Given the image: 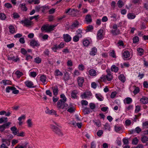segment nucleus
<instances>
[{
	"label": "nucleus",
	"instance_id": "nucleus-36",
	"mask_svg": "<svg viewBox=\"0 0 148 148\" xmlns=\"http://www.w3.org/2000/svg\"><path fill=\"white\" fill-rule=\"evenodd\" d=\"M41 30L42 31H45V32H48V25H44L41 28Z\"/></svg>",
	"mask_w": 148,
	"mask_h": 148
},
{
	"label": "nucleus",
	"instance_id": "nucleus-47",
	"mask_svg": "<svg viewBox=\"0 0 148 148\" xmlns=\"http://www.w3.org/2000/svg\"><path fill=\"white\" fill-rule=\"evenodd\" d=\"M138 140L136 137L135 138L133 139L132 141V143L133 144L136 145L138 142Z\"/></svg>",
	"mask_w": 148,
	"mask_h": 148
},
{
	"label": "nucleus",
	"instance_id": "nucleus-28",
	"mask_svg": "<svg viewBox=\"0 0 148 148\" xmlns=\"http://www.w3.org/2000/svg\"><path fill=\"white\" fill-rule=\"evenodd\" d=\"M127 16L128 18L130 19H134L136 17V15L132 13H129Z\"/></svg>",
	"mask_w": 148,
	"mask_h": 148
},
{
	"label": "nucleus",
	"instance_id": "nucleus-27",
	"mask_svg": "<svg viewBox=\"0 0 148 148\" xmlns=\"http://www.w3.org/2000/svg\"><path fill=\"white\" fill-rule=\"evenodd\" d=\"M93 122L98 127H100L101 125V121L99 120L95 121L93 120Z\"/></svg>",
	"mask_w": 148,
	"mask_h": 148
},
{
	"label": "nucleus",
	"instance_id": "nucleus-33",
	"mask_svg": "<svg viewBox=\"0 0 148 148\" xmlns=\"http://www.w3.org/2000/svg\"><path fill=\"white\" fill-rule=\"evenodd\" d=\"M80 36L77 35L74 36L73 38V40L75 42H77L79 41Z\"/></svg>",
	"mask_w": 148,
	"mask_h": 148
},
{
	"label": "nucleus",
	"instance_id": "nucleus-38",
	"mask_svg": "<svg viewBox=\"0 0 148 148\" xmlns=\"http://www.w3.org/2000/svg\"><path fill=\"white\" fill-rule=\"evenodd\" d=\"M111 69L112 71H114L115 72H116L119 70L118 68L114 65L112 66Z\"/></svg>",
	"mask_w": 148,
	"mask_h": 148
},
{
	"label": "nucleus",
	"instance_id": "nucleus-46",
	"mask_svg": "<svg viewBox=\"0 0 148 148\" xmlns=\"http://www.w3.org/2000/svg\"><path fill=\"white\" fill-rule=\"evenodd\" d=\"M6 18V15L3 13H0V18L1 20H4Z\"/></svg>",
	"mask_w": 148,
	"mask_h": 148
},
{
	"label": "nucleus",
	"instance_id": "nucleus-13",
	"mask_svg": "<svg viewBox=\"0 0 148 148\" xmlns=\"http://www.w3.org/2000/svg\"><path fill=\"white\" fill-rule=\"evenodd\" d=\"M88 73L89 75L92 77L95 76L97 75V72L95 69H91L88 71Z\"/></svg>",
	"mask_w": 148,
	"mask_h": 148
},
{
	"label": "nucleus",
	"instance_id": "nucleus-1",
	"mask_svg": "<svg viewBox=\"0 0 148 148\" xmlns=\"http://www.w3.org/2000/svg\"><path fill=\"white\" fill-rule=\"evenodd\" d=\"M60 98L62 99H60L57 103V108L60 110H62L64 111L66 110L67 108H69L67 111L70 113H73L75 112V108L72 106H69L65 103L66 101V98L64 94L60 95Z\"/></svg>",
	"mask_w": 148,
	"mask_h": 148
},
{
	"label": "nucleus",
	"instance_id": "nucleus-40",
	"mask_svg": "<svg viewBox=\"0 0 148 148\" xmlns=\"http://www.w3.org/2000/svg\"><path fill=\"white\" fill-rule=\"evenodd\" d=\"M125 101H124L125 103L127 104H129L132 102V100L131 98L130 97H127L125 99Z\"/></svg>",
	"mask_w": 148,
	"mask_h": 148
},
{
	"label": "nucleus",
	"instance_id": "nucleus-61",
	"mask_svg": "<svg viewBox=\"0 0 148 148\" xmlns=\"http://www.w3.org/2000/svg\"><path fill=\"white\" fill-rule=\"evenodd\" d=\"M25 115H23L19 117L18 119V120L19 121H22V120H25Z\"/></svg>",
	"mask_w": 148,
	"mask_h": 148
},
{
	"label": "nucleus",
	"instance_id": "nucleus-39",
	"mask_svg": "<svg viewBox=\"0 0 148 148\" xmlns=\"http://www.w3.org/2000/svg\"><path fill=\"white\" fill-rule=\"evenodd\" d=\"M90 43L89 40L87 39L84 40L83 42V44L85 46H88L89 45Z\"/></svg>",
	"mask_w": 148,
	"mask_h": 148
},
{
	"label": "nucleus",
	"instance_id": "nucleus-37",
	"mask_svg": "<svg viewBox=\"0 0 148 148\" xmlns=\"http://www.w3.org/2000/svg\"><path fill=\"white\" fill-rule=\"evenodd\" d=\"M117 4L119 8H121L124 5V4L123 1L121 0H119L117 2Z\"/></svg>",
	"mask_w": 148,
	"mask_h": 148
},
{
	"label": "nucleus",
	"instance_id": "nucleus-15",
	"mask_svg": "<svg viewBox=\"0 0 148 148\" xmlns=\"http://www.w3.org/2000/svg\"><path fill=\"white\" fill-rule=\"evenodd\" d=\"M30 45L31 46L33 47H37L40 45L37 41L34 40H32L31 41Z\"/></svg>",
	"mask_w": 148,
	"mask_h": 148
},
{
	"label": "nucleus",
	"instance_id": "nucleus-43",
	"mask_svg": "<svg viewBox=\"0 0 148 148\" xmlns=\"http://www.w3.org/2000/svg\"><path fill=\"white\" fill-rule=\"evenodd\" d=\"M93 27L92 25H91L88 26L87 27V29L86 30V32H88L91 31L93 29Z\"/></svg>",
	"mask_w": 148,
	"mask_h": 148
},
{
	"label": "nucleus",
	"instance_id": "nucleus-42",
	"mask_svg": "<svg viewBox=\"0 0 148 148\" xmlns=\"http://www.w3.org/2000/svg\"><path fill=\"white\" fill-rule=\"evenodd\" d=\"M70 77L69 74L67 73H64V80L67 81L69 79Z\"/></svg>",
	"mask_w": 148,
	"mask_h": 148
},
{
	"label": "nucleus",
	"instance_id": "nucleus-51",
	"mask_svg": "<svg viewBox=\"0 0 148 148\" xmlns=\"http://www.w3.org/2000/svg\"><path fill=\"white\" fill-rule=\"evenodd\" d=\"M28 124V126L29 127H31L32 126V123L31 120L30 119H28L27 122Z\"/></svg>",
	"mask_w": 148,
	"mask_h": 148
},
{
	"label": "nucleus",
	"instance_id": "nucleus-63",
	"mask_svg": "<svg viewBox=\"0 0 148 148\" xmlns=\"http://www.w3.org/2000/svg\"><path fill=\"white\" fill-rule=\"evenodd\" d=\"M13 17L14 18H16L20 17L19 15L16 12L14 13L13 14Z\"/></svg>",
	"mask_w": 148,
	"mask_h": 148
},
{
	"label": "nucleus",
	"instance_id": "nucleus-20",
	"mask_svg": "<svg viewBox=\"0 0 148 148\" xmlns=\"http://www.w3.org/2000/svg\"><path fill=\"white\" fill-rule=\"evenodd\" d=\"M97 49L95 47H93L92 49V51L90 52V54L91 56H94L97 52Z\"/></svg>",
	"mask_w": 148,
	"mask_h": 148
},
{
	"label": "nucleus",
	"instance_id": "nucleus-55",
	"mask_svg": "<svg viewBox=\"0 0 148 148\" xmlns=\"http://www.w3.org/2000/svg\"><path fill=\"white\" fill-rule=\"evenodd\" d=\"M17 136H18L24 137L25 136V133L23 132H21L20 133L18 132V134H17Z\"/></svg>",
	"mask_w": 148,
	"mask_h": 148
},
{
	"label": "nucleus",
	"instance_id": "nucleus-25",
	"mask_svg": "<svg viewBox=\"0 0 148 148\" xmlns=\"http://www.w3.org/2000/svg\"><path fill=\"white\" fill-rule=\"evenodd\" d=\"M2 141L3 143H5L7 146H9L10 145V141L7 139H2Z\"/></svg>",
	"mask_w": 148,
	"mask_h": 148
},
{
	"label": "nucleus",
	"instance_id": "nucleus-12",
	"mask_svg": "<svg viewBox=\"0 0 148 148\" xmlns=\"http://www.w3.org/2000/svg\"><path fill=\"white\" fill-rule=\"evenodd\" d=\"M11 130L12 131L13 134L14 135H16L18 134V130L15 126L10 128Z\"/></svg>",
	"mask_w": 148,
	"mask_h": 148
},
{
	"label": "nucleus",
	"instance_id": "nucleus-59",
	"mask_svg": "<svg viewBox=\"0 0 148 148\" xmlns=\"http://www.w3.org/2000/svg\"><path fill=\"white\" fill-rule=\"evenodd\" d=\"M79 75V73L78 71L77 70H75L74 72L73 75L74 77H76V76H77Z\"/></svg>",
	"mask_w": 148,
	"mask_h": 148
},
{
	"label": "nucleus",
	"instance_id": "nucleus-44",
	"mask_svg": "<svg viewBox=\"0 0 148 148\" xmlns=\"http://www.w3.org/2000/svg\"><path fill=\"white\" fill-rule=\"evenodd\" d=\"M15 88V87L13 86H8L6 88V92H9L10 90H13Z\"/></svg>",
	"mask_w": 148,
	"mask_h": 148
},
{
	"label": "nucleus",
	"instance_id": "nucleus-34",
	"mask_svg": "<svg viewBox=\"0 0 148 148\" xmlns=\"http://www.w3.org/2000/svg\"><path fill=\"white\" fill-rule=\"evenodd\" d=\"M83 111L84 114H88L90 112L89 108L86 107L84 109Z\"/></svg>",
	"mask_w": 148,
	"mask_h": 148
},
{
	"label": "nucleus",
	"instance_id": "nucleus-10",
	"mask_svg": "<svg viewBox=\"0 0 148 148\" xmlns=\"http://www.w3.org/2000/svg\"><path fill=\"white\" fill-rule=\"evenodd\" d=\"M140 103L143 104H146L148 103V98L145 96H143L140 100Z\"/></svg>",
	"mask_w": 148,
	"mask_h": 148
},
{
	"label": "nucleus",
	"instance_id": "nucleus-50",
	"mask_svg": "<svg viewBox=\"0 0 148 148\" xmlns=\"http://www.w3.org/2000/svg\"><path fill=\"white\" fill-rule=\"evenodd\" d=\"M56 26V25H48V32H49L53 30V28Z\"/></svg>",
	"mask_w": 148,
	"mask_h": 148
},
{
	"label": "nucleus",
	"instance_id": "nucleus-32",
	"mask_svg": "<svg viewBox=\"0 0 148 148\" xmlns=\"http://www.w3.org/2000/svg\"><path fill=\"white\" fill-rule=\"evenodd\" d=\"M119 78L121 82H124L125 81V76L123 75H120L119 76Z\"/></svg>",
	"mask_w": 148,
	"mask_h": 148
},
{
	"label": "nucleus",
	"instance_id": "nucleus-48",
	"mask_svg": "<svg viewBox=\"0 0 148 148\" xmlns=\"http://www.w3.org/2000/svg\"><path fill=\"white\" fill-rule=\"evenodd\" d=\"M55 75L56 76H62L63 75V73L60 72L58 70H56L55 71Z\"/></svg>",
	"mask_w": 148,
	"mask_h": 148
},
{
	"label": "nucleus",
	"instance_id": "nucleus-14",
	"mask_svg": "<svg viewBox=\"0 0 148 148\" xmlns=\"http://www.w3.org/2000/svg\"><path fill=\"white\" fill-rule=\"evenodd\" d=\"M25 83L26 86L28 88H31L33 87L34 85L33 82L30 81H27L25 82Z\"/></svg>",
	"mask_w": 148,
	"mask_h": 148
},
{
	"label": "nucleus",
	"instance_id": "nucleus-57",
	"mask_svg": "<svg viewBox=\"0 0 148 148\" xmlns=\"http://www.w3.org/2000/svg\"><path fill=\"white\" fill-rule=\"evenodd\" d=\"M140 107L139 106H136V108L135 110V112L136 113L138 112L140 110Z\"/></svg>",
	"mask_w": 148,
	"mask_h": 148
},
{
	"label": "nucleus",
	"instance_id": "nucleus-52",
	"mask_svg": "<svg viewBox=\"0 0 148 148\" xmlns=\"http://www.w3.org/2000/svg\"><path fill=\"white\" fill-rule=\"evenodd\" d=\"M134 43H136L139 40V38L137 36L134 37L133 39Z\"/></svg>",
	"mask_w": 148,
	"mask_h": 148
},
{
	"label": "nucleus",
	"instance_id": "nucleus-58",
	"mask_svg": "<svg viewBox=\"0 0 148 148\" xmlns=\"http://www.w3.org/2000/svg\"><path fill=\"white\" fill-rule=\"evenodd\" d=\"M139 91V89L138 87H136L134 90L133 92L134 94H136L138 93Z\"/></svg>",
	"mask_w": 148,
	"mask_h": 148
},
{
	"label": "nucleus",
	"instance_id": "nucleus-22",
	"mask_svg": "<svg viewBox=\"0 0 148 148\" xmlns=\"http://www.w3.org/2000/svg\"><path fill=\"white\" fill-rule=\"evenodd\" d=\"M141 140L142 143H146L148 141V137L146 136H144L141 137Z\"/></svg>",
	"mask_w": 148,
	"mask_h": 148
},
{
	"label": "nucleus",
	"instance_id": "nucleus-35",
	"mask_svg": "<svg viewBox=\"0 0 148 148\" xmlns=\"http://www.w3.org/2000/svg\"><path fill=\"white\" fill-rule=\"evenodd\" d=\"M48 113L51 115H55L56 116H57L58 115L57 114L56 112L53 110H51L48 111Z\"/></svg>",
	"mask_w": 148,
	"mask_h": 148
},
{
	"label": "nucleus",
	"instance_id": "nucleus-31",
	"mask_svg": "<svg viewBox=\"0 0 148 148\" xmlns=\"http://www.w3.org/2000/svg\"><path fill=\"white\" fill-rule=\"evenodd\" d=\"M77 91L76 90L73 91L71 94V96L72 98H75L77 97Z\"/></svg>",
	"mask_w": 148,
	"mask_h": 148
},
{
	"label": "nucleus",
	"instance_id": "nucleus-23",
	"mask_svg": "<svg viewBox=\"0 0 148 148\" xmlns=\"http://www.w3.org/2000/svg\"><path fill=\"white\" fill-rule=\"evenodd\" d=\"M123 55L125 58H127L130 57V53L128 51H126L123 52Z\"/></svg>",
	"mask_w": 148,
	"mask_h": 148
},
{
	"label": "nucleus",
	"instance_id": "nucleus-29",
	"mask_svg": "<svg viewBox=\"0 0 148 148\" xmlns=\"http://www.w3.org/2000/svg\"><path fill=\"white\" fill-rule=\"evenodd\" d=\"M10 32L11 34H14L15 32L14 28L12 25H10L9 27Z\"/></svg>",
	"mask_w": 148,
	"mask_h": 148
},
{
	"label": "nucleus",
	"instance_id": "nucleus-4",
	"mask_svg": "<svg viewBox=\"0 0 148 148\" xmlns=\"http://www.w3.org/2000/svg\"><path fill=\"white\" fill-rule=\"evenodd\" d=\"M11 124L10 122H9L0 125V129L1 131L3 132L5 129L8 128Z\"/></svg>",
	"mask_w": 148,
	"mask_h": 148
},
{
	"label": "nucleus",
	"instance_id": "nucleus-41",
	"mask_svg": "<svg viewBox=\"0 0 148 148\" xmlns=\"http://www.w3.org/2000/svg\"><path fill=\"white\" fill-rule=\"evenodd\" d=\"M15 74L16 75L17 77L18 78H20L23 75V73L19 71H17L16 72Z\"/></svg>",
	"mask_w": 148,
	"mask_h": 148
},
{
	"label": "nucleus",
	"instance_id": "nucleus-2",
	"mask_svg": "<svg viewBox=\"0 0 148 148\" xmlns=\"http://www.w3.org/2000/svg\"><path fill=\"white\" fill-rule=\"evenodd\" d=\"M50 126L51 129L56 134L60 136L63 135L61 130L59 128L53 124H51Z\"/></svg>",
	"mask_w": 148,
	"mask_h": 148
},
{
	"label": "nucleus",
	"instance_id": "nucleus-56",
	"mask_svg": "<svg viewBox=\"0 0 148 148\" xmlns=\"http://www.w3.org/2000/svg\"><path fill=\"white\" fill-rule=\"evenodd\" d=\"M110 56L113 57V58H115L116 56L115 55V51L114 50H112L111 52L110 53Z\"/></svg>",
	"mask_w": 148,
	"mask_h": 148
},
{
	"label": "nucleus",
	"instance_id": "nucleus-16",
	"mask_svg": "<svg viewBox=\"0 0 148 148\" xmlns=\"http://www.w3.org/2000/svg\"><path fill=\"white\" fill-rule=\"evenodd\" d=\"M22 23H24L25 25H31V21L28 20L26 19L21 21Z\"/></svg>",
	"mask_w": 148,
	"mask_h": 148
},
{
	"label": "nucleus",
	"instance_id": "nucleus-11",
	"mask_svg": "<svg viewBox=\"0 0 148 148\" xmlns=\"http://www.w3.org/2000/svg\"><path fill=\"white\" fill-rule=\"evenodd\" d=\"M103 30L101 29H99L98 31L97 35V39H101L103 38Z\"/></svg>",
	"mask_w": 148,
	"mask_h": 148
},
{
	"label": "nucleus",
	"instance_id": "nucleus-5",
	"mask_svg": "<svg viewBox=\"0 0 148 148\" xmlns=\"http://www.w3.org/2000/svg\"><path fill=\"white\" fill-rule=\"evenodd\" d=\"M106 72L107 73L106 76L107 80L108 81H110L112 80L113 77L111 73V72L109 70H106Z\"/></svg>",
	"mask_w": 148,
	"mask_h": 148
},
{
	"label": "nucleus",
	"instance_id": "nucleus-26",
	"mask_svg": "<svg viewBox=\"0 0 148 148\" xmlns=\"http://www.w3.org/2000/svg\"><path fill=\"white\" fill-rule=\"evenodd\" d=\"M20 7L23 11H26L27 8L25 6V4L24 3L21 4L20 5Z\"/></svg>",
	"mask_w": 148,
	"mask_h": 148
},
{
	"label": "nucleus",
	"instance_id": "nucleus-53",
	"mask_svg": "<svg viewBox=\"0 0 148 148\" xmlns=\"http://www.w3.org/2000/svg\"><path fill=\"white\" fill-rule=\"evenodd\" d=\"M121 128L120 126L117 125H115V131L117 132H118L119 131L121 130Z\"/></svg>",
	"mask_w": 148,
	"mask_h": 148
},
{
	"label": "nucleus",
	"instance_id": "nucleus-60",
	"mask_svg": "<svg viewBox=\"0 0 148 148\" xmlns=\"http://www.w3.org/2000/svg\"><path fill=\"white\" fill-rule=\"evenodd\" d=\"M52 50L54 52L56 51V50L58 49V46L57 45H55L51 48Z\"/></svg>",
	"mask_w": 148,
	"mask_h": 148
},
{
	"label": "nucleus",
	"instance_id": "nucleus-3",
	"mask_svg": "<svg viewBox=\"0 0 148 148\" xmlns=\"http://www.w3.org/2000/svg\"><path fill=\"white\" fill-rule=\"evenodd\" d=\"M48 6H40V5H36L35 7V9L37 12H39L41 11L42 12L44 13L46 9H48Z\"/></svg>",
	"mask_w": 148,
	"mask_h": 148
},
{
	"label": "nucleus",
	"instance_id": "nucleus-24",
	"mask_svg": "<svg viewBox=\"0 0 148 148\" xmlns=\"http://www.w3.org/2000/svg\"><path fill=\"white\" fill-rule=\"evenodd\" d=\"M142 127L143 129L148 128V121H145L143 123Z\"/></svg>",
	"mask_w": 148,
	"mask_h": 148
},
{
	"label": "nucleus",
	"instance_id": "nucleus-8",
	"mask_svg": "<svg viewBox=\"0 0 148 148\" xmlns=\"http://www.w3.org/2000/svg\"><path fill=\"white\" fill-rule=\"evenodd\" d=\"M80 25L79 22L77 21H74L73 23L71 26V28L72 29H75L77 28Z\"/></svg>",
	"mask_w": 148,
	"mask_h": 148
},
{
	"label": "nucleus",
	"instance_id": "nucleus-62",
	"mask_svg": "<svg viewBox=\"0 0 148 148\" xmlns=\"http://www.w3.org/2000/svg\"><path fill=\"white\" fill-rule=\"evenodd\" d=\"M103 131L101 130H99L97 132V135L99 136H101L103 134Z\"/></svg>",
	"mask_w": 148,
	"mask_h": 148
},
{
	"label": "nucleus",
	"instance_id": "nucleus-18",
	"mask_svg": "<svg viewBox=\"0 0 148 148\" xmlns=\"http://www.w3.org/2000/svg\"><path fill=\"white\" fill-rule=\"evenodd\" d=\"M111 32L113 35H116L120 33V31L119 29H115V30L112 29Z\"/></svg>",
	"mask_w": 148,
	"mask_h": 148
},
{
	"label": "nucleus",
	"instance_id": "nucleus-54",
	"mask_svg": "<svg viewBox=\"0 0 148 148\" xmlns=\"http://www.w3.org/2000/svg\"><path fill=\"white\" fill-rule=\"evenodd\" d=\"M41 61V60L39 57H37L35 59L34 62L37 63H40Z\"/></svg>",
	"mask_w": 148,
	"mask_h": 148
},
{
	"label": "nucleus",
	"instance_id": "nucleus-17",
	"mask_svg": "<svg viewBox=\"0 0 148 148\" xmlns=\"http://www.w3.org/2000/svg\"><path fill=\"white\" fill-rule=\"evenodd\" d=\"M91 93L90 92H86L82 95L83 98H85L88 97L91 95Z\"/></svg>",
	"mask_w": 148,
	"mask_h": 148
},
{
	"label": "nucleus",
	"instance_id": "nucleus-21",
	"mask_svg": "<svg viewBox=\"0 0 148 148\" xmlns=\"http://www.w3.org/2000/svg\"><path fill=\"white\" fill-rule=\"evenodd\" d=\"M137 51L139 56H141L143 55L144 52V50L143 49L138 48L137 49Z\"/></svg>",
	"mask_w": 148,
	"mask_h": 148
},
{
	"label": "nucleus",
	"instance_id": "nucleus-49",
	"mask_svg": "<svg viewBox=\"0 0 148 148\" xmlns=\"http://www.w3.org/2000/svg\"><path fill=\"white\" fill-rule=\"evenodd\" d=\"M8 59L9 60H12L15 62H17L18 60V58H16L14 56L9 57L8 58Z\"/></svg>",
	"mask_w": 148,
	"mask_h": 148
},
{
	"label": "nucleus",
	"instance_id": "nucleus-30",
	"mask_svg": "<svg viewBox=\"0 0 148 148\" xmlns=\"http://www.w3.org/2000/svg\"><path fill=\"white\" fill-rule=\"evenodd\" d=\"M46 76L43 75L40 77V80L44 83L46 81Z\"/></svg>",
	"mask_w": 148,
	"mask_h": 148
},
{
	"label": "nucleus",
	"instance_id": "nucleus-19",
	"mask_svg": "<svg viewBox=\"0 0 148 148\" xmlns=\"http://www.w3.org/2000/svg\"><path fill=\"white\" fill-rule=\"evenodd\" d=\"M85 19L86 22L88 23H91L92 21L91 16L89 14H88L86 16Z\"/></svg>",
	"mask_w": 148,
	"mask_h": 148
},
{
	"label": "nucleus",
	"instance_id": "nucleus-7",
	"mask_svg": "<svg viewBox=\"0 0 148 148\" xmlns=\"http://www.w3.org/2000/svg\"><path fill=\"white\" fill-rule=\"evenodd\" d=\"M78 86L82 87L83 86V84L84 82V79L83 77H78L77 79Z\"/></svg>",
	"mask_w": 148,
	"mask_h": 148
},
{
	"label": "nucleus",
	"instance_id": "nucleus-64",
	"mask_svg": "<svg viewBox=\"0 0 148 148\" xmlns=\"http://www.w3.org/2000/svg\"><path fill=\"white\" fill-rule=\"evenodd\" d=\"M2 82H3L4 84V85H5L6 84H8L9 83V81L5 79L3 80Z\"/></svg>",
	"mask_w": 148,
	"mask_h": 148
},
{
	"label": "nucleus",
	"instance_id": "nucleus-45",
	"mask_svg": "<svg viewBox=\"0 0 148 148\" xmlns=\"http://www.w3.org/2000/svg\"><path fill=\"white\" fill-rule=\"evenodd\" d=\"M76 32L77 33V35L79 36L80 38H82V35L81 34L82 33V30L81 29H78L77 31Z\"/></svg>",
	"mask_w": 148,
	"mask_h": 148
},
{
	"label": "nucleus",
	"instance_id": "nucleus-9",
	"mask_svg": "<svg viewBox=\"0 0 148 148\" xmlns=\"http://www.w3.org/2000/svg\"><path fill=\"white\" fill-rule=\"evenodd\" d=\"M52 89L53 95L56 96L59 92L58 87L56 86H55L52 87Z\"/></svg>",
	"mask_w": 148,
	"mask_h": 148
},
{
	"label": "nucleus",
	"instance_id": "nucleus-6",
	"mask_svg": "<svg viewBox=\"0 0 148 148\" xmlns=\"http://www.w3.org/2000/svg\"><path fill=\"white\" fill-rule=\"evenodd\" d=\"M63 38L64 41L66 42H68L71 41V38L68 34H64L63 35Z\"/></svg>",
	"mask_w": 148,
	"mask_h": 148
}]
</instances>
